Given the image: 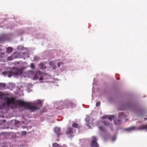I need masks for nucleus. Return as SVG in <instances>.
Here are the masks:
<instances>
[{
  "label": "nucleus",
  "instance_id": "20",
  "mask_svg": "<svg viewBox=\"0 0 147 147\" xmlns=\"http://www.w3.org/2000/svg\"><path fill=\"white\" fill-rule=\"evenodd\" d=\"M124 115V113L123 112H120L119 113L118 117L119 118H121V117H123Z\"/></svg>",
  "mask_w": 147,
  "mask_h": 147
},
{
  "label": "nucleus",
  "instance_id": "10",
  "mask_svg": "<svg viewBox=\"0 0 147 147\" xmlns=\"http://www.w3.org/2000/svg\"><path fill=\"white\" fill-rule=\"evenodd\" d=\"M138 129L139 130H142L145 129L147 131V124L140 126L138 127Z\"/></svg>",
  "mask_w": 147,
  "mask_h": 147
},
{
  "label": "nucleus",
  "instance_id": "30",
  "mask_svg": "<svg viewBox=\"0 0 147 147\" xmlns=\"http://www.w3.org/2000/svg\"><path fill=\"white\" fill-rule=\"evenodd\" d=\"M134 128H135V127H131L130 128H129V130H133V129H134Z\"/></svg>",
  "mask_w": 147,
  "mask_h": 147
},
{
  "label": "nucleus",
  "instance_id": "4",
  "mask_svg": "<svg viewBox=\"0 0 147 147\" xmlns=\"http://www.w3.org/2000/svg\"><path fill=\"white\" fill-rule=\"evenodd\" d=\"M92 142L91 143V146L92 147H98L99 145L96 142V138L94 136L92 138Z\"/></svg>",
  "mask_w": 147,
  "mask_h": 147
},
{
  "label": "nucleus",
  "instance_id": "21",
  "mask_svg": "<svg viewBox=\"0 0 147 147\" xmlns=\"http://www.w3.org/2000/svg\"><path fill=\"white\" fill-rule=\"evenodd\" d=\"M53 147H60L59 145L57 143H55L52 145Z\"/></svg>",
  "mask_w": 147,
  "mask_h": 147
},
{
  "label": "nucleus",
  "instance_id": "13",
  "mask_svg": "<svg viewBox=\"0 0 147 147\" xmlns=\"http://www.w3.org/2000/svg\"><path fill=\"white\" fill-rule=\"evenodd\" d=\"M68 102L69 103L71 108H73L76 106V105L75 102L72 101H69Z\"/></svg>",
  "mask_w": 147,
  "mask_h": 147
},
{
  "label": "nucleus",
  "instance_id": "19",
  "mask_svg": "<svg viewBox=\"0 0 147 147\" xmlns=\"http://www.w3.org/2000/svg\"><path fill=\"white\" fill-rule=\"evenodd\" d=\"M19 53L18 52H16L13 54V57L15 58H18L19 57Z\"/></svg>",
  "mask_w": 147,
  "mask_h": 147
},
{
  "label": "nucleus",
  "instance_id": "3",
  "mask_svg": "<svg viewBox=\"0 0 147 147\" xmlns=\"http://www.w3.org/2000/svg\"><path fill=\"white\" fill-rule=\"evenodd\" d=\"M54 131L58 138H59L60 136L63 134V133L61 132V128L59 127H55Z\"/></svg>",
  "mask_w": 147,
  "mask_h": 147
},
{
  "label": "nucleus",
  "instance_id": "1",
  "mask_svg": "<svg viewBox=\"0 0 147 147\" xmlns=\"http://www.w3.org/2000/svg\"><path fill=\"white\" fill-rule=\"evenodd\" d=\"M7 105H18L20 107H24L26 109H28L31 112H34L40 109L42 105L40 100H38L33 102H26L20 99L16 100L13 97L6 98Z\"/></svg>",
  "mask_w": 147,
  "mask_h": 147
},
{
  "label": "nucleus",
  "instance_id": "11",
  "mask_svg": "<svg viewBox=\"0 0 147 147\" xmlns=\"http://www.w3.org/2000/svg\"><path fill=\"white\" fill-rule=\"evenodd\" d=\"M39 67L42 69H44L46 68L47 67L43 63H41L39 65Z\"/></svg>",
  "mask_w": 147,
  "mask_h": 147
},
{
  "label": "nucleus",
  "instance_id": "32",
  "mask_svg": "<svg viewBox=\"0 0 147 147\" xmlns=\"http://www.w3.org/2000/svg\"><path fill=\"white\" fill-rule=\"evenodd\" d=\"M8 59L9 60H11V59H9V57H8Z\"/></svg>",
  "mask_w": 147,
  "mask_h": 147
},
{
  "label": "nucleus",
  "instance_id": "25",
  "mask_svg": "<svg viewBox=\"0 0 147 147\" xmlns=\"http://www.w3.org/2000/svg\"><path fill=\"white\" fill-rule=\"evenodd\" d=\"M30 66H31V68H32V69L34 68L35 65H34V64L33 63H31L30 64Z\"/></svg>",
  "mask_w": 147,
  "mask_h": 147
},
{
  "label": "nucleus",
  "instance_id": "2",
  "mask_svg": "<svg viewBox=\"0 0 147 147\" xmlns=\"http://www.w3.org/2000/svg\"><path fill=\"white\" fill-rule=\"evenodd\" d=\"M66 134L68 138H72L74 135L72 128H68L66 132Z\"/></svg>",
  "mask_w": 147,
  "mask_h": 147
},
{
  "label": "nucleus",
  "instance_id": "22",
  "mask_svg": "<svg viewBox=\"0 0 147 147\" xmlns=\"http://www.w3.org/2000/svg\"><path fill=\"white\" fill-rule=\"evenodd\" d=\"M85 120L87 123H88L90 120V117L88 116H86L85 118Z\"/></svg>",
  "mask_w": 147,
  "mask_h": 147
},
{
  "label": "nucleus",
  "instance_id": "31",
  "mask_svg": "<svg viewBox=\"0 0 147 147\" xmlns=\"http://www.w3.org/2000/svg\"><path fill=\"white\" fill-rule=\"evenodd\" d=\"M144 119L145 120H147V118H144Z\"/></svg>",
  "mask_w": 147,
  "mask_h": 147
},
{
  "label": "nucleus",
  "instance_id": "5",
  "mask_svg": "<svg viewBox=\"0 0 147 147\" xmlns=\"http://www.w3.org/2000/svg\"><path fill=\"white\" fill-rule=\"evenodd\" d=\"M14 74V71H6L2 73V74L4 76H8L9 78L13 75Z\"/></svg>",
  "mask_w": 147,
  "mask_h": 147
},
{
  "label": "nucleus",
  "instance_id": "15",
  "mask_svg": "<svg viewBox=\"0 0 147 147\" xmlns=\"http://www.w3.org/2000/svg\"><path fill=\"white\" fill-rule=\"evenodd\" d=\"M6 84L4 83H1L0 84V88L1 89H3L5 87Z\"/></svg>",
  "mask_w": 147,
  "mask_h": 147
},
{
  "label": "nucleus",
  "instance_id": "12",
  "mask_svg": "<svg viewBox=\"0 0 147 147\" xmlns=\"http://www.w3.org/2000/svg\"><path fill=\"white\" fill-rule=\"evenodd\" d=\"M49 65L52 67V68L53 69H56L57 68L56 65L54 62L52 61L50 62L49 63Z\"/></svg>",
  "mask_w": 147,
  "mask_h": 147
},
{
  "label": "nucleus",
  "instance_id": "23",
  "mask_svg": "<svg viewBox=\"0 0 147 147\" xmlns=\"http://www.w3.org/2000/svg\"><path fill=\"white\" fill-rule=\"evenodd\" d=\"M63 62H60L58 63L57 66L59 67H60L61 65H63Z\"/></svg>",
  "mask_w": 147,
  "mask_h": 147
},
{
  "label": "nucleus",
  "instance_id": "7",
  "mask_svg": "<svg viewBox=\"0 0 147 147\" xmlns=\"http://www.w3.org/2000/svg\"><path fill=\"white\" fill-rule=\"evenodd\" d=\"M40 78L39 80H43V78L40 77V72H38L36 73L34 76L33 79L34 80H37Z\"/></svg>",
  "mask_w": 147,
  "mask_h": 147
},
{
  "label": "nucleus",
  "instance_id": "18",
  "mask_svg": "<svg viewBox=\"0 0 147 147\" xmlns=\"http://www.w3.org/2000/svg\"><path fill=\"white\" fill-rule=\"evenodd\" d=\"M98 128L100 130L104 132L105 131V128L102 126H99Z\"/></svg>",
  "mask_w": 147,
  "mask_h": 147
},
{
  "label": "nucleus",
  "instance_id": "8",
  "mask_svg": "<svg viewBox=\"0 0 147 147\" xmlns=\"http://www.w3.org/2000/svg\"><path fill=\"white\" fill-rule=\"evenodd\" d=\"M104 124L106 126H108L112 130H113L112 124H110L107 121H103Z\"/></svg>",
  "mask_w": 147,
  "mask_h": 147
},
{
  "label": "nucleus",
  "instance_id": "6",
  "mask_svg": "<svg viewBox=\"0 0 147 147\" xmlns=\"http://www.w3.org/2000/svg\"><path fill=\"white\" fill-rule=\"evenodd\" d=\"M24 69L23 67L19 69H17L15 71H14V74L13 75H17L21 74L23 71Z\"/></svg>",
  "mask_w": 147,
  "mask_h": 147
},
{
  "label": "nucleus",
  "instance_id": "24",
  "mask_svg": "<svg viewBox=\"0 0 147 147\" xmlns=\"http://www.w3.org/2000/svg\"><path fill=\"white\" fill-rule=\"evenodd\" d=\"M4 94L2 92H0V98L3 99L4 98L3 96Z\"/></svg>",
  "mask_w": 147,
  "mask_h": 147
},
{
  "label": "nucleus",
  "instance_id": "16",
  "mask_svg": "<svg viewBox=\"0 0 147 147\" xmlns=\"http://www.w3.org/2000/svg\"><path fill=\"white\" fill-rule=\"evenodd\" d=\"M13 51V49L11 47H8L7 49V52L8 53H11Z\"/></svg>",
  "mask_w": 147,
  "mask_h": 147
},
{
  "label": "nucleus",
  "instance_id": "27",
  "mask_svg": "<svg viewBox=\"0 0 147 147\" xmlns=\"http://www.w3.org/2000/svg\"><path fill=\"white\" fill-rule=\"evenodd\" d=\"M23 47L21 46H19L18 47V49L19 50H21L23 49Z\"/></svg>",
  "mask_w": 147,
  "mask_h": 147
},
{
  "label": "nucleus",
  "instance_id": "17",
  "mask_svg": "<svg viewBox=\"0 0 147 147\" xmlns=\"http://www.w3.org/2000/svg\"><path fill=\"white\" fill-rule=\"evenodd\" d=\"M115 116L114 115H109V116H108V119L110 121H111L113 119L114 120V119H114L115 118Z\"/></svg>",
  "mask_w": 147,
  "mask_h": 147
},
{
  "label": "nucleus",
  "instance_id": "28",
  "mask_svg": "<svg viewBox=\"0 0 147 147\" xmlns=\"http://www.w3.org/2000/svg\"><path fill=\"white\" fill-rule=\"evenodd\" d=\"M3 40V38L2 37L0 36V43L1 42H2Z\"/></svg>",
  "mask_w": 147,
  "mask_h": 147
},
{
  "label": "nucleus",
  "instance_id": "9",
  "mask_svg": "<svg viewBox=\"0 0 147 147\" xmlns=\"http://www.w3.org/2000/svg\"><path fill=\"white\" fill-rule=\"evenodd\" d=\"M121 118H117L116 119H114V123L117 125L120 124L122 122V120L121 119Z\"/></svg>",
  "mask_w": 147,
  "mask_h": 147
},
{
  "label": "nucleus",
  "instance_id": "29",
  "mask_svg": "<svg viewBox=\"0 0 147 147\" xmlns=\"http://www.w3.org/2000/svg\"><path fill=\"white\" fill-rule=\"evenodd\" d=\"M26 131H22V135H25L26 134Z\"/></svg>",
  "mask_w": 147,
  "mask_h": 147
},
{
  "label": "nucleus",
  "instance_id": "26",
  "mask_svg": "<svg viewBox=\"0 0 147 147\" xmlns=\"http://www.w3.org/2000/svg\"><path fill=\"white\" fill-rule=\"evenodd\" d=\"M100 102H98L96 103V107H98L100 105Z\"/></svg>",
  "mask_w": 147,
  "mask_h": 147
},
{
  "label": "nucleus",
  "instance_id": "14",
  "mask_svg": "<svg viewBox=\"0 0 147 147\" xmlns=\"http://www.w3.org/2000/svg\"><path fill=\"white\" fill-rule=\"evenodd\" d=\"M72 126L73 127L76 128H79L80 127V125L76 123H73Z\"/></svg>",
  "mask_w": 147,
  "mask_h": 147
}]
</instances>
